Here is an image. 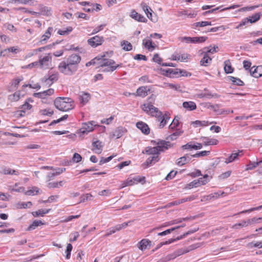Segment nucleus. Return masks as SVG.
Listing matches in <instances>:
<instances>
[{
	"label": "nucleus",
	"mask_w": 262,
	"mask_h": 262,
	"mask_svg": "<svg viewBox=\"0 0 262 262\" xmlns=\"http://www.w3.org/2000/svg\"><path fill=\"white\" fill-rule=\"evenodd\" d=\"M1 172L4 174H18V171H16L15 170H12L11 168L8 167L4 168Z\"/></svg>",
	"instance_id": "49530a36"
},
{
	"label": "nucleus",
	"mask_w": 262,
	"mask_h": 262,
	"mask_svg": "<svg viewBox=\"0 0 262 262\" xmlns=\"http://www.w3.org/2000/svg\"><path fill=\"white\" fill-rule=\"evenodd\" d=\"M250 75L254 78H259L262 76V66H253L249 70Z\"/></svg>",
	"instance_id": "dca6fc26"
},
{
	"label": "nucleus",
	"mask_w": 262,
	"mask_h": 262,
	"mask_svg": "<svg viewBox=\"0 0 262 262\" xmlns=\"http://www.w3.org/2000/svg\"><path fill=\"white\" fill-rule=\"evenodd\" d=\"M262 220L261 217H253L247 220H243L241 223L235 224L232 226L233 229H239L240 228L246 227L249 225L259 223V221Z\"/></svg>",
	"instance_id": "0eeeda50"
},
{
	"label": "nucleus",
	"mask_w": 262,
	"mask_h": 262,
	"mask_svg": "<svg viewBox=\"0 0 262 262\" xmlns=\"http://www.w3.org/2000/svg\"><path fill=\"white\" fill-rule=\"evenodd\" d=\"M136 126L143 134L145 135H148L149 134L150 129L147 124H146L145 123L142 121L138 122L136 123Z\"/></svg>",
	"instance_id": "4be33fe9"
},
{
	"label": "nucleus",
	"mask_w": 262,
	"mask_h": 262,
	"mask_svg": "<svg viewBox=\"0 0 262 262\" xmlns=\"http://www.w3.org/2000/svg\"><path fill=\"white\" fill-rule=\"evenodd\" d=\"M151 244V242L150 240L144 238L138 243V247L140 250L143 251L147 249L148 246L150 247Z\"/></svg>",
	"instance_id": "393cba45"
},
{
	"label": "nucleus",
	"mask_w": 262,
	"mask_h": 262,
	"mask_svg": "<svg viewBox=\"0 0 262 262\" xmlns=\"http://www.w3.org/2000/svg\"><path fill=\"white\" fill-rule=\"evenodd\" d=\"M224 71L226 74L233 73L234 71L233 68L232 67L231 62L229 60H227L224 61Z\"/></svg>",
	"instance_id": "f704fd0d"
},
{
	"label": "nucleus",
	"mask_w": 262,
	"mask_h": 262,
	"mask_svg": "<svg viewBox=\"0 0 262 262\" xmlns=\"http://www.w3.org/2000/svg\"><path fill=\"white\" fill-rule=\"evenodd\" d=\"M23 79L24 78L23 76H20L13 79L11 82V86L16 89L18 88L19 83L23 81Z\"/></svg>",
	"instance_id": "58836bf2"
},
{
	"label": "nucleus",
	"mask_w": 262,
	"mask_h": 262,
	"mask_svg": "<svg viewBox=\"0 0 262 262\" xmlns=\"http://www.w3.org/2000/svg\"><path fill=\"white\" fill-rule=\"evenodd\" d=\"M104 55H100L96 57L91 61L86 63V66L92 64H97L98 67H106L105 71L107 72H113L115 71L118 67H120L119 64H116L115 62L111 59L104 58Z\"/></svg>",
	"instance_id": "f257e3e1"
},
{
	"label": "nucleus",
	"mask_w": 262,
	"mask_h": 262,
	"mask_svg": "<svg viewBox=\"0 0 262 262\" xmlns=\"http://www.w3.org/2000/svg\"><path fill=\"white\" fill-rule=\"evenodd\" d=\"M151 142L153 143V144L155 145L156 148L158 149L159 154L160 152L164 151L167 149L168 147L170 146V142L165 141H160L159 142L152 141Z\"/></svg>",
	"instance_id": "ddd939ff"
},
{
	"label": "nucleus",
	"mask_w": 262,
	"mask_h": 262,
	"mask_svg": "<svg viewBox=\"0 0 262 262\" xmlns=\"http://www.w3.org/2000/svg\"><path fill=\"white\" fill-rule=\"evenodd\" d=\"M93 151L97 154H100L102 151V143L99 141H96L93 142Z\"/></svg>",
	"instance_id": "a878e982"
},
{
	"label": "nucleus",
	"mask_w": 262,
	"mask_h": 262,
	"mask_svg": "<svg viewBox=\"0 0 262 262\" xmlns=\"http://www.w3.org/2000/svg\"><path fill=\"white\" fill-rule=\"evenodd\" d=\"M39 114L43 116H51L53 114V111L52 109H42L39 111Z\"/></svg>",
	"instance_id": "0e129e2a"
},
{
	"label": "nucleus",
	"mask_w": 262,
	"mask_h": 262,
	"mask_svg": "<svg viewBox=\"0 0 262 262\" xmlns=\"http://www.w3.org/2000/svg\"><path fill=\"white\" fill-rule=\"evenodd\" d=\"M52 31L53 28L51 27H49L45 34L41 36L40 42H46V41L50 38Z\"/></svg>",
	"instance_id": "c756f323"
},
{
	"label": "nucleus",
	"mask_w": 262,
	"mask_h": 262,
	"mask_svg": "<svg viewBox=\"0 0 262 262\" xmlns=\"http://www.w3.org/2000/svg\"><path fill=\"white\" fill-rule=\"evenodd\" d=\"M58 78V74L57 73L53 74L49 76L48 78H46L43 81V84L47 86L51 85L54 82L56 81Z\"/></svg>",
	"instance_id": "aec40b11"
},
{
	"label": "nucleus",
	"mask_w": 262,
	"mask_h": 262,
	"mask_svg": "<svg viewBox=\"0 0 262 262\" xmlns=\"http://www.w3.org/2000/svg\"><path fill=\"white\" fill-rule=\"evenodd\" d=\"M207 39L206 36L193 37L192 43H202Z\"/></svg>",
	"instance_id": "e2e57ef3"
},
{
	"label": "nucleus",
	"mask_w": 262,
	"mask_h": 262,
	"mask_svg": "<svg viewBox=\"0 0 262 262\" xmlns=\"http://www.w3.org/2000/svg\"><path fill=\"white\" fill-rule=\"evenodd\" d=\"M58 70L62 73L67 75H71L77 70V67H74L66 61L61 62L58 66Z\"/></svg>",
	"instance_id": "39448f33"
},
{
	"label": "nucleus",
	"mask_w": 262,
	"mask_h": 262,
	"mask_svg": "<svg viewBox=\"0 0 262 262\" xmlns=\"http://www.w3.org/2000/svg\"><path fill=\"white\" fill-rule=\"evenodd\" d=\"M215 122H209L206 120H196L194 121H192L191 122V124L193 125L194 127H206L208 126L211 124H215Z\"/></svg>",
	"instance_id": "412c9836"
},
{
	"label": "nucleus",
	"mask_w": 262,
	"mask_h": 262,
	"mask_svg": "<svg viewBox=\"0 0 262 262\" xmlns=\"http://www.w3.org/2000/svg\"><path fill=\"white\" fill-rule=\"evenodd\" d=\"M135 184L134 179L131 178H128L122 182L121 185V188H123L127 186H132Z\"/></svg>",
	"instance_id": "6e6d98bb"
},
{
	"label": "nucleus",
	"mask_w": 262,
	"mask_h": 262,
	"mask_svg": "<svg viewBox=\"0 0 262 262\" xmlns=\"http://www.w3.org/2000/svg\"><path fill=\"white\" fill-rule=\"evenodd\" d=\"M262 163V161H259V162H250L246 166V170H252L254 169V168L256 167L258 165Z\"/></svg>",
	"instance_id": "4d7b16f0"
},
{
	"label": "nucleus",
	"mask_w": 262,
	"mask_h": 262,
	"mask_svg": "<svg viewBox=\"0 0 262 262\" xmlns=\"http://www.w3.org/2000/svg\"><path fill=\"white\" fill-rule=\"evenodd\" d=\"M20 99V93L18 92L14 93L9 96V99L11 101H17Z\"/></svg>",
	"instance_id": "680f3d73"
},
{
	"label": "nucleus",
	"mask_w": 262,
	"mask_h": 262,
	"mask_svg": "<svg viewBox=\"0 0 262 262\" xmlns=\"http://www.w3.org/2000/svg\"><path fill=\"white\" fill-rule=\"evenodd\" d=\"M127 130L122 126L118 127L113 132V136L117 138L121 137L126 132Z\"/></svg>",
	"instance_id": "bb28decb"
},
{
	"label": "nucleus",
	"mask_w": 262,
	"mask_h": 262,
	"mask_svg": "<svg viewBox=\"0 0 262 262\" xmlns=\"http://www.w3.org/2000/svg\"><path fill=\"white\" fill-rule=\"evenodd\" d=\"M130 17L139 22L146 23L147 21V19L143 15L138 13L135 10H132L131 11Z\"/></svg>",
	"instance_id": "6ab92c4d"
},
{
	"label": "nucleus",
	"mask_w": 262,
	"mask_h": 262,
	"mask_svg": "<svg viewBox=\"0 0 262 262\" xmlns=\"http://www.w3.org/2000/svg\"><path fill=\"white\" fill-rule=\"evenodd\" d=\"M219 96L216 94H212L210 92H207L204 93H201L199 95L200 98H217Z\"/></svg>",
	"instance_id": "864d4df0"
},
{
	"label": "nucleus",
	"mask_w": 262,
	"mask_h": 262,
	"mask_svg": "<svg viewBox=\"0 0 262 262\" xmlns=\"http://www.w3.org/2000/svg\"><path fill=\"white\" fill-rule=\"evenodd\" d=\"M64 183V181L50 182L48 184V187L49 188H60L63 185Z\"/></svg>",
	"instance_id": "4c0bfd02"
},
{
	"label": "nucleus",
	"mask_w": 262,
	"mask_h": 262,
	"mask_svg": "<svg viewBox=\"0 0 262 262\" xmlns=\"http://www.w3.org/2000/svg\"><path fill=\"white\" fill-rule=\"evenodd\" d=\"M179 125V119L176 117L173 119L171 123L169 125L168 128L171 132H174Z\"/></svg>",
	"instance_id": "a19ab883"
},
{
	"label": "nucleus",
	"mask_w": 262,
	"mask_h": 262,
	"mask_svg": "<svg viewBox=\"0 0 262 262\" xmlns=\"http://www.w3.org/2000/svg\"><path fill=\"white\" fill-rule=\"evenodd\" d=\"M184 108L188 111H191L196 108V105L195 102L193 101H185L183 103Z\"/></svg>",
	"instance_id": "cd10ccee"
},
{
	"label": "nucleus",
	"mask_w": 262,
	"mask_h": 262,
	"mask_svg": "<svg viewBox=\"0 0 262 262\" xmlns=\"http://www.w3.org/2000/svg\"><path fill=\"white\" fill-rule=\"evenodd\" d=\"M30 102H32L33 100L30 98L28 99L25 103L20 107V110L16 112L15 115L18 117H23L26 113H29L28 112L32 108V105L29 103Z\"/></svg>",
	"instance_id": "1a4fd4ad"
},
{
	"label": "nucleus",
	"mask_w": 262,
	"mask_h": 262,
	"mask_svg": "<svg viewBox=\"0 0 262 262\" xmlns=\"http://www.w3.org/2000/svg\"><path fill=\"white\" fill-rule=\"evenodd\" d=\"M19 52V49L15 47H12L3 50L1 52V54H3V56L8 55L10 52L16 54Z\"/></svg>",
	"instance_id": "c9c22d12"
},
{
	"label": "nucleus",
	"mask_w": 262,
	"mask_h": 262,
	"mask_svg": "<svg viewBox=\"0 0 262 262\" xmlns=\"http://www.w3.org/2000/svg\"><path fill=\"white\" fill-rule=\"evenodd\" d=\"M73 31V28L71 26H69L66 28L62 29H59L58 31V33L60 35H65L69 34L70 32Z\"/></svg>",
	"instance_id": "09e8293b"
},
{
	"label": "nucleus",
	"mask_w": 262,
	"mask_h": 262,
	"mask_svg": "<svg viewBox=\"0 0 262 262\" xmlns=\"http://www.w3.org/2000/svg\"><path fill=\"white\" fill-rule=\"evenodd\" d=\"M149 91L150 89L147 86H141L137 89L136 94H134V95L136 96L144 98L148 95Z\"/></svg>",
	"instance_id": "f3484780"
},
{
	"label": "nucleus",
	"mask_w": 262,
	"mask_h": 262,
	"mask_svg": "<svg viewBox=\"0 0 262 262\" xmlns=\"http://www.w3.org/2000/svg\"><path fill=\"white\" fill-rule=\"evenodd\" d=\"M212 25L211 21H202L199 22L194 23L192 24V28L193 29H197L199 27H204L207 26Z\"/></svg>",
	"instance_id": "c85d7f7f"
},
{
	"label": "nucleus",
	"mask_w": 262,
	"mask_h": 262,
	"mask_svg": "<svg viewBox=\"0 0 262 262\" xmlns=\"http://www.w3.org/2000/svg\"><path fill=\"white\" fill-rule=\"evenodd\" d=\"M180 58H179V60L182 62H186L188 59H190V55L187 53H184L180 55Z\"/></svg>",
	"instance_id": "774afa93"
},
{
	"label": "nucleus",
	"mask_w": 262,
	"mask_h": 262,
	"mask_svg": "<svg viewBox=\"0 0 262 262\" xmlns=\"http://www.w3.org/2000/svg\"><path fill=\"white\" fill-rule=\"evenodd\" d=\"M10 190L11 192L15 191L18 192H25V188L24 187H18L17 184L16 183L14 185V187H11L10 188Z\"/></svg>",
	"instance_id": "bf43d9fd"
},
{
	"label": "nucleus",
	"mask_w": 262,
	"mask_h": 262,
	"mask_svg": "<svg viewBox=\"0 0 262 262\" xmlns=\"http://www.w3.org/2000/svg\"><path fill=\"white\" fill-rule=\"evenodd\" d=\"M94 123V121H91L83 123L82 127L80 129V133L84 134L93 131L94 129V126L96 125Z\"/></svg>",
	"instance_id": "2eb2a0df"
},
{
	"label": "nucleus",
	"mask_w": 262,
	"mask_h": 262,
	"mask_svg": "<svg viewBox=\"0 0 262 262\" xmlns=\"http://www.w3.org/2000/svg\"><path fill=\"white\" fill-rule=\"evenodd\" d=\"M154 117H155L157 121L159 122V126L161 128L165 126L170 118V114L168 112H166L163 114L159 110L157 112Z\"/></svg>",
	"instance_id": "423d86ee"
},
{
	"label": "nucleus",
	"mask_w": 262,
	"mask_h": 262,
	"mask_svg": "<svg viewBox=\"0 0 262 262\" xmlns=\"http://www.w3.org/2000/svg\"><path fill=\"white\" fill-rule=\"evenodd\" d=\"M200 187L199 182H198L197 180H194L193 181L189 183V184H187L185 186V188L186 189H190L194 187Z\"/></svg>",
	"instance_id": "5fc2aeb1"
},
{
	"label": "nucleus",
	"mask_w": 262,
	"mask_h": 262,
	"mask_svg": "<svg viewBox=\"0 0 262 262\" xmlns=\"http://www.w3.org/2000/svg\"><path fill=\"white\" fill-rule=\"evenodd\" d=\"M40 189L36 186L29 187L28 190L25 192V194L27 195H37L39 193Z\"/></svg>",
	"instance_id": "7c9ffc66"
},
{
	"label": "nucleus",
	"mask_w": 262,
	"mask_h": 262,
	"mask_svg": "<svg viewBox=\"0 0 262 262\" xmlns=\"http://www.w3.org/2000/svg\"><path fill=\"white\" fill-rule=\"evenodd\" d=\"M216 48L217 47H214L210 49L204 48L199 51L200 54L203 56V58L200 60V64L202 66L207 67L211 63L212 58L210 57V55L216 52Z\"/></svg>",
	"instance_id": "7ed1b4c3"
},
{
	"label": "nucleus",
	"mask_w": 262,
	"mask_h": 262,
	"mask_svg": "<svg viewBox=\"0 0 262 262\" xmlns=\"http://www.w3.org/2000/svg\"><path fill=\"white\" fill-rule=\"evenodd\" d=\"M242 156V151L238 150L237 152H233L227 158L225 159L224 162L226 164H229L238 159L239 157Z\"/></svg>",
	"instance_id": "a211bd4d"
},
{
	"label": "nucleus",
	"mask_w": 262,
	"mask_h": 262,
	"mask_svg": "<svg viewBox=\"0 0 262 262\" xmlns=\"http://www.w3.org/2000/svg\"><path fill=\"white\" fill-rule=\"evenodd\" d=\"M121 46L123 50L126 51H131L133 49L132 45L126 40H123L121 42Z\"/></svg>",
	"instance_id": "ea45409f"
},
{
	"label": "nucleus",
	"mask_w": 262,
	"mask_h": 262,
	"mask_svg": "<svg viewBox=\"0 0 262 262\" xmlns=\"http://www.w3.org/2000/svg\"><path fill=\"white\" fill-rule=\"evenodd\" d=\"M141 7L142 10L146 14L147 17L151 20H152V12H153L152 9L148 6V5L145 2H142L141 3Z\"/></svg>",
	"instance_id": "5701e85b"
},
{
	"label": "nucleus",
	"mask_w": 262,
	"mask_h": 262,
	"mask_svg": "<svg viewBox=\"0 0 262 262\" xmlns=\"http://www.w3.org/2000/svg\"><path fill=\"white\" fill-rule=\"evenodd\" d=\"M141 108L146 114L153 117L159 111L158 108L155 107L151 103H144L141 105Z\"/></svg>",
	"instance_id": "9d476101"
},
{
	"label": "nucleus",
	"mask_w": 262,
	"mask_h": 262,
	"mask_svg": "<svg viewBox=\"0 0 262 262\" xmlns=\"http://www.w3.org/2000/svg\"><path fill=\"white\" fill-rule=\"evenodd\" d=\"M162 87L165 88H169L171 89H173L174 90H178L180 88V85L176 84L174 83H164Z\"/></svg>",
	"instance_id": "3c124183"
},
{
	"label": "nucleus",
	"mask_w": 262,
	"mask_h": 262,
	"mask_svg": "<svg viewBox=\"0 0 262 262\" xmlns=\"http://www.w3.org/2000/svg\"><path fill=\"white\" fill-rule=\"evenodd\" d=\"M145 152L147 154L151 155V156H158L159 153L158 152V149L156 148V146L153 147H148Z\"/></svg>",
	"instance_id": "603ef678"
},
{
	"label": "nucleus",
	"mask_w": 262,
	"mask_h": 262,
	"mask_svg": "<svg viewBox=\"0 0 262 262\" xmlns=\"http://www.w3.org/2000/svg\"><path fill=\"white\" fill-rule=\"evenodd\" d=\"M52 59L51 54L48 53L42 57H39L37 63L41 69H47L51 64Z\"/></svg>",
	"instance_id": "6e6552de"
},
{
	"label": "nucleus",
	"mask_w": 262,
	"mask_h": 262,
	"mask_svg": "<svg viewBox=\"0 0 262 262\" xmlns=\"http://www.w3.org/2000/svg\"><path fill=\"white\" fill-rule=\"evenodd\" d=\"M158 160L159 156H151L147 159L145 163H144V165H146V167H148L158 162Z\"/></svg>",
	"instance_id": "2f4dec72"
},
{
	"label": "nucleus",
	"mask_w": 262,
	"mask_h": 262,
	"mask_svg": "<svg viewBox=\"0 0 262 262\" xmlns=\"http://www.w3.org/2000/svg\"><path fill=\"white\" fill-rule=\"evenodd\" d=\"M209 178V176L207 174L203 176V177L197 179L198 182H199V186H201L202 185H204L206 184L210 180V179Z\"/></svg>",
	"instance_id": "de8ad7c7"
},
{
	"label": "nucleus",
	"mask_w": 262,
	"mask_h": 262,
	"mask_svg": "<svg viewBox=\"0 0 262 262\" xmlns=\"http://www.w3.org/2000/svg\"><path fill=\"white\" fill-rule=\"evenodd\" d=\"M142 43L144 47L149 51H154L156 47V45L150 39H144Z\"/></svg>",
	"instance_id": "b1692460"
},
{
	"label": "nucleus",
	"mask_w": 262,
	"mask_h": 262,
	"mask_svg": "<svg viewBox=\"0 0 262 262\" xmlns=\"http://www.w3.org/2000/svg\"><path fill=\"white\" fill-rule=\"evenodd\" d=\"M205 106L207 108L212 110L214 112L219 114L220 109V105L219 104L213 105L210 103H206L205 104Z\"/></svg>",
	"instance_id": "a18cd8bd"
},
{
	"label": "nucleus",
	"mask_w": 262,
	"mask_h": 262,
	"mask_svg": "<svg viewBox=\"0 0 262 262\" xmlns=\"http://www.w3.org/2000/svg\"><path fill=\"white\" fill-rule=\"evenodd\" d=\"M188 159H189L188 156H185L184 157H181L178 159L177 164L179 166H183L188 161Z\"/></svg>",
	"instance_id": "13d9d810"
},
{
	"label": "nucleus",
	"mask_w": 262,
	"mask_h": 262,
	"mask_svg": "<svg viewBox=\"0 0 262 262\" xmlns=\"http://www.w3.org/2000/svg\"><path fill=\"white\" fill-rule=\"evenodd\" d=\"M260 18V15L258 13H255V14L247 17L248 21L250 23H254L258 21Z\"/></svg>",
	"instance_id": "052dcab7"
},
{
	"label": "nucleus",
	"mask_w": 262,
	"mask_h": 262,
	"mask_svg": "<svg viewBox=\"0 0 262 262\" xmlns=\"http://www.w3.org/2000/svg\"><path fill=\"white\" fill-rule=\"evenodd\" d=\"M73 246L71 244H68L67 246V249L66 250V258L67 259H70L71 257V252L72 250Z\"/></svg>",
	"instance_id": "338daca9"
},
{
	"label": "nucleus",
	"mask_w": 262,
	"mask_h": 262,
	"mask_svg": "<svg viewBox=\"0 0 262 262\" xmlns=\"http://www.w3.org/2000/svg\"><path fill=\"white\" fill-rule=\"evenodd\" d=\"M130 223V221H129L127 222L123 223L121 224L117 225L115 226V227L116 228L115 230H117V231H120V230L124 229V228H126L127 226H128Z\"/></svg>",
	"instance_id": "69168bd1"
},
{
	"label": "nucleus",
	"mask_w": 262,
	"mask_h": 262,
	"mask_svg": "<svg viewBox=\"0 0 262 262\" xmlns=\"http://www.w3.org/2000/svg\"><path fill=\"white\" fill-rule=\"evenodd\" d=\"M219 141L216 139H210V138H205V141H204V145H216L218 143Z\"/></svg>",
	"instance_id": "8fccbe9b"
},
{
	"label": "nucleus",
	"mask_w": 262,
	"mask_h": 262,
	"mask_svg": "<svg viewBox=\"0 0 262 262\" xmlns=\"http://www.w3.org/2000/svg\"><path fill=\"white\" fill-rule=\"evenodd\" d=\"M54 103L56 108L63 112L71 110L74 107L73 101L69 97H57Z\"/></svg>",
	"instance_id": "f03ea898"
},
{
	"label": "nucleus",
	"mask_w": 262,
	"mask_h": 262,
	"mask_svg": "<svg viewBox=\"0 0 262 262\" xmlns=\"http://www.w3.org/2000/svg\"><path fill=\"white\" fill-rule=\"evenodd\" d=\"M104 41L103 36L96 35L88 39V43L93 48H96L101 45Z\"/></svg>",
	"instance_id": "9b49d317"
},
{
	"label": "nucleus",
	"mask_w": 262,
	"mask_h": 262,
	"mask_svg": "<svg viewBox=\"0 0 262 262\" xmlns=\"http://www.w3.org/2000/svg\"><path fill=\"white\" fill-rule=\"evenodd\" d=\"M225 195H226V194L224 191H219L218 192H215L208 195V197L209 198H211L212 199H216L221 196Z\"/></svg>",
	"instance_id": "c03bdc74"
},
{
	"label": "nucleus",
	"mask_w": 262,
	"mask_h": 262,
	"mask_svg": "<svg viewBox=\"0 0 262 262\" xmlns=\"http://www.w3.org/2000/svg\"><path fill=\"white\" fill-rule=\"evenodd\" d=\"M50 210L51 209H39L36 211L32 212V214L34 217L43 216L45 214L48 213Z\"/></svg>",
	"instance_id": "72a5a7b5"
},
{
	"label": "nucleus",
	"mask_w": 262,
	"mask_h": 262,
	"mask_svg": "<svg viewBox=\"0 0 262 262\" xmlns=\"http://www.w3.org/2000/svg\"><path fill=\"white\" fill-rule=\"evenodd\" d=\"M45 224L43 223L41 221L35 220L28 227V231H31L34 230L36 227L39 226H41L45 225Z\"/></svg>",
	"instance_id": "e433bc0d"
},
{
	"label": "nucleus",
	"mask_w": 262,
	"mask_h": 262,
	"mask_svg": "<svg viewBox=\"0 0 262 262\" xmlns=\"http://www.w3.org/2000/svg\"><path fill=\"white\" fill-rule=\"evenodd\" d=\"M80 61L81 57L77 54H73L70 55L66 61L73 67H77L78 69V65Z\"/></svg>",
	"instance_id": "4468645a"
},
{
	"label": "nucleus",
	"mask_w": 262,
	"mask_h": 262,
	"mask_svg": "<svg viewBox=\"0 0 262 262\" xmlns=\"http://www.w3.org/2000/svg\"><path fill=\"white\" fill-rule=\"evenodd\" d=\"M54 93V90L53 89H49L42 92L34 93V96L43 100L48 99Z\"/></svg>",
	"instance_id": "f8f14e48"
},
{
	"label": "nucleus",
	"mask_w": 262,
	"mask_h": 262,
	"mask_svg": "<svg viewBox=\"0 0 262 262\" xmlns=\"http://www.w3.org/2000/svg\"><path fill=\"white\" fill-rule=\"evenodd\" d=\"M91 96L89 93H82L79 95V101L82 105L85 104L90 99Z\"/></svg>",
	"instance_id": "473e14b6"
},
{
	"label": "nucleus",
	"mask_w": 262,
	"mask_h": 262,
	"mask_svg": "<svg viewBox=\"0 0 262 262\" xmlns=\"http://www.w3.org/2000/svg\"><path fill=\"white\" fill-rule=\"evenodd\" d=\"M161 74L170 78L179 77L180 76H190L191 74L187 71L180 69H160Z\"/></svg>",
	"instance_id": "20e7f679"
},
{
	"label": "nucleus",
	"mask_w": 262,
	"mask_h": 262,
	"mask_svg": "<svg viewBox=\"0 0 262 262\" xmlns=\"http://www.w3.org/2000/svg\"><path fill=\"white\" fill-rule=\"evenodd\" d=\"M32 205L31 202H18L16 204V207L17 209H25L30 208Z\"/></svg>",
	"instance_id": "79ce46f5"
},
{
	"label": "nucleus",
	"mask_w": 262,
	"mask_h": 262,
	"mask_svg": "<svg viewBox=\"0 0 262 262\" xmlns=\"http://www.w3.org/2000/svg\"><path fill=\"white\" fill-rule=\"evenodd\" d=\"M228 78L233 84L238 86H242L244 84V82L238 78L234 77L233 76H229Z\"/></svg>",
	"instance_id": "37998d69"
}]
</instances>
